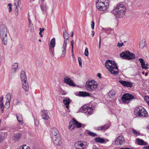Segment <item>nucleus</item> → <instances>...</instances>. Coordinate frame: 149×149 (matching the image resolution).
<instances>
[{
    "instance_id": "nucleus-4",
    "label": "nucleus",
    "mask_w": 149,
    "mask_h": 149,
    "mask_svg": "<svg viewBox=\"0 0 149 149\" xmlns=\"http://www.w3.org/2000/svg\"><path fill=\"white\" fill-rule=\"evenodd\" d=\"M63 37L64 40L62 47L61 48L62 49V53L61 55V57H63L65 56L66 49V45L67 44L69 43V42L68 39L69 34L65 30H64L63 31Z\"/></svg>"
},
{
    "instance_id": "nucleus-57",
    "label": "nucleus",
    "mask_w": 149,
    "mask_h": 149,
    "mask_svg": "<svg viewBox=\"0 0 149 149\" xmlns=\"http://www.w3.org/2000/svg\"><path fill=\"white\" fill-rule=\"evenodd\" d=\"M71 53L72 54H73V47H72V50H71Z\"/></svg>"
},
{
    "instance_id": "nucleus-7",
    "label": "nucleus",
    "mask_w": 149,
    "mask_h": 149,
    "mask_svg": "<svg viewBox=\"0 0 149 149\" xmlns=\"http://www.w3.org/2000/svg\"><path fill=\"white\" fill-rule=\"evenodd\" d=\"M134 113L137 117L141 118L146 117L148 115L147 112L141 106L136 107L134 110Z\"/></svg>"
},
{
    "instance_id": "nucleus-35",
    "label": "nucleus",
    "mask_w": 149,
    "mask_h": 149,
    "mask_svg": "<svg viewBox=\"0 0 149 149\" xmlns=\"http://www.w3.org/2000/svg\"><path fill=\"white\" fill-rule=\"evenodd\" d=\"M6 101L8 102H10L11 100V95L10 94L8 93L7 94L6 96Z\"/></svg>"
},
{
    "instance_id": "nucleus-36",
    "label": "nucleus",
    "mask_w": 149,
    "mask_h": 149,
    "mask_svg": "<svg viewBox=\"0 0 149 149\" xmlns=\"http://www.w3.org/2000/svg\"><path fill=\"white\" fill-rule=\"evenodd\" d=\"M40 8L41 10L43 11H45L46 12L47 11V8L46 4H43L41 6Z\"/></svg>"
},
{
    "instance_id": "nucleus-45",
    "label": "nucleus",
    "mask_w": 149,
    "mask_h": 149,
    "mask_svg": "<svg viewBox=\"0 0 149 149\" xmlns=\"http://www.w3.org/2000/svg\"><path fill=\"white\" fill-rule=\"evenodd\" d=\"M124 45V44L123 42H121V43H119V42H118V44H117V46L119 47H121L122 46H123V45Z\"/></svg>"
},
{
    "instance_id": "nucleus-32",
    "label": "nucleus",
    "mask_w": 149,
    "mask_h": 149,
    "mask_svg": "<svg viewBox=\"0 0 149 149\" xmlns=\"http://www.w3.org/2000/svg\"><path fill=\"white\" fill-rule=\"evenodd\" d=\"M19 0H15L14 2L15 5V6L17 12H18V8L19 7Z\"/></svg>"
},
{
    "instance_id": "nucleus-17",
    "label": "nucleus",
    "mask_w": 149,
    "mask_h": 149,
    "mask_svg": "<svg viewBox=\"0 0 149 149\" xmlns=\"http://www.w3.org/2000/svg\"><path fill=\"white\" fill-rule=\"evenodd\" d=\"M86 143L84 141H78L75 143V148H84L85 147Z\"/></svg>"
},
{
    "instance_id": "nucleus-62",
    "label": "nucleus",
    "mask_w": 149,
    "mask_h": 149,
    "mask_svg": "<svg viewBox=\"0 0 149 149\" xmlns=\"http://www.w3.org/2000/svg\"><path fill=\"white\" fill-rule=\"evenodd\" d=\"M39 34L40 35V36L41 37H42V32H40Z\"/></svg>"
},
{
    "instance_id": "nucleus-61",
    "label": "nucleus",
    "mask_w": 149,
    "mask_h": 149,
    "mask_svg": "<svg viewBox=\"0 0 149 149\" xmlns=\"http://www.w3.org/2000/svg\"><path fill=\"white\" fill-rule=\"evenodd\" d=\"M3 109H4L3 107V108H1V112L2 113H3Z\"/></svg>"
},
{
    "instance_id": "nucleus-37",
    "label": "nucleus",
    "mask_w": 149,
    "mask_h": 149,
    "mask_svg": "<svg viewBox=\"0 0 149 149\" xmlns=\"http://www.w3.org/2000/svg\"><path fill=\"white\" fill-rule=\"evenodd\" d=\"M88 134L90 136L95 137L97 136V135L95 133H94L91 132L89 131L88 133Z\"/></svg>"
},
{
    "instance_id": "nucleus-38",
    "label": "nucleus",
    "mask_w": 149,
    "mask_h": 149,
    "mask_svg": "<svg viewBox=\"0 0 149 149\" xmlns=\"http://www.w3.org/2000/svg\"><path fill=\"white\" fill-rule=\"evenodd\" d=\"M132 132L136 136H137L139 135V133L138 132L136 131L133 128L132 129Z\"/></svg>"
},
{
    "instance_id": "nucleus-27",
    "label": "nucleus",
    "mask_w": 149,
    "mask_h": 149,
    "mask_svg": "<svg viewBox=\"0 0 149 149\" xmlns=\"http://www.w3.org/2000/svg\"><path fill=\"white\" fill-rule=\"evenodd\" d=\"M21 136V134L19 133H17L15 134L13 137V139L14 141H17Z\"/></svg>"
},
{
    "instance_id": "nucleus-56",
    "label": "nucleus",
    "mask_w": 149,
    "mask_h": 149,
    "mask_svg": "<svg viewBox=\"0 0 149 149\" xmlns=\"http://www.w3.org/2000/svg\"><path fill=\"white\" fill-rule=\"evenodd\" d=\"M3 140L2 136L0 135V143L2 142Z\"/></svg>"
},
{
    "instance_id": "nucleus-53",
    "label": "nucleus",
    "mask_w": 149,
    "mask_h": 149,
    "mask_svg": "<svg viewBox=\"0 0 149 149\" xmlns=\"http://www.w3.org/2000/svg\"><path fill=\"white\" fill-rule=\"evenodd\" d=\"M44 30H45V29L43 28H40V32H42L43 31H44Z\"/></svg>"
},
{
    "instance_id": "nucleus-13",
    "label": "nucleus",
    "mask_w": 149,
    "mask_h": 149,
    "mask_svg": "<svg viewBox=\"0 0 149 149\" xmlns=\"http://www.w3.org/2000/svg\"><path fill=\"white\" fill-rule=\"evenodd\" d=\"M50 113L47 110H44L41 111V116L44 120H47L49 118V114Z\"/></svg>"
},
{
    "instance_id": "nucleus-29",
    "label": "nucleus",
    "mask_w": 149,
    "mask_h": 149,
    "mask_svg": "<svg viewBox=\"0 0 149 149\" xmlns=\"http://www.w3.org/2000/svg\"><path fill=\"white\" fill-rule=\"evenodd\" d=\"M83 109L84 110L86 111L89 114L91 115L92 113V110L91 107H90L86 106V108L85 107H83Z\"/></svg>"
},
{
    "instance_id": "nucleus-28",
    "label": "nucleus",
    "mask_w": 149,
    "mask_h": 149,
    "mask_svg": "<svg viewBox=\"0 0 149 149\" xmlns=\"http://www.w3.org/2000/svg\"><path fill=\"white\" fill-rule=\"evenodd\" d=\"M109 126L107 124H105L104 125L101 126L100 127H98L97 130H105L107 129L109 127Z\"/></svg>"
},
{
    "instance_id": "nucleus-11",
    "label": "nucleus",
    "mask_w": 149,
    "mask_h": 149,
    "mask_svg": "<svg viewBox=\"0 0 149 149\" xmlns=\"http://www.w3.org/2000/svg\"><path fill=\"white\" fill-rule=\"evenodd\" d=\"M125 143L124 137L123 135H120L118 136L114 141L115 144L117 146L123 145Z\"/></svg>"
},
{
    "instance_id": "nucleus-23",
    "label": "nucleus",
    "mask_w": 149,
    "mask_h": 149,
    "mask_svg": "<svg viewBox=\"0 0 149 149\" xmlns=\"http://www.w3.org/2000/svg\"><path fill=\"white\" fill-rule=\"evenodd\" d=\"M147 43L145 39H143L139 43V47L140 48L143 49L146 46Z\"/></svg>"
},
{
    "instance_id": "nucleus-15",
    "label": "nucleus",
    "mask_w": 149,
    "mask_h": 149,
    "mask_svg": "<svg viewBox=\"0 0 149 149\" xmlns=\"http://www.w3.org/2000/svg\"><path fill=\"white\" fill-rule=\"evenodd\" d=\"M64 82L65 83L68 84L70 86H75V85L73 83V81L70 77H64Z\"/></svg>"
},
{
    "instance_id": "nucleus-55",
    "label": "nucleus",
    "mask_w": 149,
    "mask_h": 149,
    "mask_svg": "<svg viewBox=\"0 0 149 149\" xmlns=\"http://www.w3.org/2000/svg\"><path fill=\"white\" fill-rule=\"evenodd\" d=\"M143 148L146 149H149V146H144L143 147Z\"/></svg>"
},
{
    "instance_id": "nucleus-25",
    "label": "nucleus",
    "mask_w": 149,
    "mask_h": 149,
    "mask_svg": "<svg viewBox=\"0 0 149 149\" xmlns=\"http://www.w3.org/2000/svg\"><path fill=\"white\" fill-rule=\"evenodd\" d=\"M20 77L22 81L25 80L27 81V79L24 71L23 70L21 71L20 74Z\"/></svg>"
},
{
    "instance_id": "nucleus-59",
    "label": "nucleus",
    "mask_w": 149,
    "mask_h": 149,
    "mask_svg": "<svg viewBox=\"0 0 149 149\" xmlns=\"http://www.w3.org/2000/svg\"><path fill=\"white\" fill-rule=\"evenodd\" d=\"M94 35V31H92L91 35L92 36H93Z\"/></svg>"
},
{
    "instance_id": "nucleus-21",
    "label": "nucleus",
    "mask_w": 149,
    "mask_h": 149,
    "mask_svg": "<svg viewBox=\"0 0 149 149\" xmlns=\"http://www.w3.org/2000/svg\"><path fill=\"white\" fill-rule=\"evenodd\" d=\"M78 95L80 97H89L91 96V94L86 92L80 91Z\"/></svg>"
},
{
    "instance_id": "nucleus-14",
    "label": "nucleus",
    "mask_w": 149,
    "mask_h": 149,
    "mask_svg": "<svg viewBox=\"0 0 149 149\" xmlns=\"http://www.w3.org/2000/svg\"><path fill=\"white\" fill-rule=\"evenodd\" d=\"M50 135L52 138L60 135L58 130L55 128H52L51 129Z\"/></svg>"
},
{
    "instance_id": "nucleus-20",
    "label": "nucleus",
    "mask_w": 149,
    "mask_h": 149,
    "mask_svg": "<svg viewBox=\"0 0 149 149\" xmlns=\"http://www.w3.org/2000/svg\"><path fill=\"white\" fill-rule=\"evenodd\" d=\"M73 120V127H72V129H74V127L75 126L78 128H80L81 127V124L79 123H78L77 121L74 118L72 119Z\"/></svg>"
},
{
    "instance_id": "nucleus-43",
    "label": "nucleus",
    "mask_w": 149,
    "mask_h": 149,
    "mask_svg": "<svg viewBox=\"0 0 149 149\" xmlns=\"http://www.w3.org/2000/svg\"><path fill=\"white\" fill-rule=\"evenodd\" d=\"M73 127V123H69V125L68 126V128L69 129H70V130H73L72 129H72L71 128V127Z\"/></svg>"
},
{
    "instance_id": "nucleus-12",
    "label": "nucleus",
    "mask_w": 149,
    "mask_h": 149,
    "mask_svg": "<svg viewBox=\"0 0 149 149\" xmlns=\"http://www.w3.org/2000/svg\"><path fill=\"white\" fill-rule=\"evenodd\" d=\"M54 144L56 146H59L62 143L61 138L60 135L52 138Z\"/></svg>"
},
{
    "instance_id": "nucleus-16",
    "label": "nucleus",
    "mask_w": 149,
    "mask_h": 149,
    "mask_svg": "<svg viewBox=\"0 0 149 149\" xmlns=\"http://www.w3.org/2000/svg\"><path fill=\"white\" fill-rule=\"evenodd\" d=\"M119 82L123 86L126 87H131L133 85V84L131 82L120 80Z\"/></svg>"
},
{
    "instance_id": "nucleus-52",
    "label": "nucleus",
    "mask_w": 149,
    "mask_h": 149,
    "mask_svg": "<svg viewBox=\"0 0 149 149\" xmlns=\"http://www.w3.org/2000/svg\"><path fill=\"white\" fill-rule=\"evenodd\" d=\"M97 76L100 78L101 79V74L100 73H98L97 74Z\"/></svg>"
},
{
    "instance_id": "nucleus-10",
    "label": "nucleus",
    "mask_w": 149,
    "mask_h": 149,
    "mask_svg": "<svg viewBox=\"0 0 149 149\" xmlns=\"http://www.w3.org/2000/svg\"><path fill=\"white\" fill-rule=\"evenodd\" d=\"M56 45L55 40L54 38L51 40L50 44L49 45V51L52 56L54 55V49Z\"/></svg>"
},
{
    "instance_id": "nucleus-64",
    "label": "nucleus",
    "mask_w": 149,
    "mask_h": 149,
    "mask_svg": "<svg viewBox=\"0 0 149 149\" xmlns=\"http://www.w3.org/2000/svg\"><path fill=\"white\" fill-rule=\"evenodd\" d=\"M75 149H83V148H75Z\"/></svg>"
},
{
    "instance_id": "nucleus-31",
    "label": "nucleus",
    "mask_w": 149,
    "mask_h": 149,
    "mask_svg": "<svg viewBox=\"0 0 149 149\" xmlns=\"http://www.w3.org/2000/svg\"><path fill=\"white\" fill-rule=\"evenodd\" d=\"M95 141L97 142L101 143H102L105 142V140L104 139L99 137L95 138Z\"/></svg>"
},
{
    "instance_id": "nucleus-33",
    "label": "nucleus",
    "mask_w": 149,
    "mask_h": 149,
    "mask_svg": "<svg viewBox=\"0 0 149 149\" xmlns=\"http://www.w3.org/2000/svg\"><path fill=\"white\" fill-rule=\"evenodd\" d=\"M108 95L110 97H114L115 95V94L114 91L111 90L108 93Z\"/></svg>"
},
{
    "instance_id": "nucleus-42",
    "label": "nucleus",
    "mask_w": 149,
    "mask_h": 149,
    "mask_svg": "<svg viewBox=\"0 0 149 149\" xmlns=\"http://www.w3.org/2000/svg\"><path fill=\"white\" fill-rule=\"evenodd\" d=\"M84 54L86 56L88 55V51L87 48H86L85 49Z\"/></svg>"
},
{
    "instance_id": "nucleus-54",
    "label": "nucleus",
    "mask_w": 149,
    "mask_h": 149,
    "mask_svg": "<svg viewBox=\"0 0 149 149\" xmlns=\"http://www.w3.org/2000/svg\"><path fill=\"white\" fill-rule=\"evenodd\" d=\"M3 99V96H2V97H0V102H2V101Z\"/></svg>"
},
{
    "instance_id": "nucleus-6",
    "label": "nucleus",
    "mask_w": 149,
    "mask_h": 149,
    "mask_svg": "<svg viewBox=\"0 0 149 149\" xmlns=\"http://www.w3.org/2000/svg\"><path fill=\"white\" fill-rule=\"evenodd\" d=\"M85 86L87 91L92 92L95 91L98 86L97 83L95 80H89L86 82Z\"/></svg>"
},
{
    "instance_id": "nucleus-39",
    "label": "nucleus",
    "mask_w": 149,
    "mask_h": 149,
    "mask_svg": "<svg viewBox=\"0 0 149 149\" xmlns=\"http://www.w3.org/2000/svg\"><path fill=\"white\" fill-rule=\"evenodd\" d=\"M10 102L6 101V103L5 104V107L7 109L10 106Z\"/></svg>"
},
{
    "instance_id": "nucleus-9",
    "label": "nucleus",
    "mask_w": 149,
    "mask_h": 149,
    "mask_svg": "<svg viewBox=\"0 0 149 149\" xmlns=\"http://www.w3.org/2000/svg\"><path fill=\"white\" fill-rule=\"evenodd\" d=\"M134 98V97L129 93L124 94L122 97V101L125 103H128L132 100Z\"/></svg>"
},
{
    "instance_id": "nucleus-40",
    "label": "nucleus",
    "mask_w": 149,
    "mask_h": 149,
    "mask_svg": "<svg viewBox=\"0 0 149 149\" xmlns=\"http://www.w3.org/2000/svg\"><path fill=\"white\" fill-rule=\"evenodd\" d=\"M145 100L149 106V97L147 96H146L145 97Z\"/></svg>"
},
{
    "instance_id": "nucleus-3",
    "label": "nucleus",
    "mask_w": 149,
    "mask_h": 149,
    "mask_svg": "<svg viewBox=\"0 0 149 149\" xmlns=\"http://www.w3.org/2000/svg\"><path fill=\"white\" fill-rule=\"evenodd\" d=\"M109 0H97L96 6L100 11H105L109 7Z\"/></svg>"
},
{
    "instance_id": "nucleus-63",
    "label": "nucleus",
    "mask_w": 149,
    "mask_h": 149,
    "mask_svg": "<svg viewBox=\"0 0 149 149\" xmlns=\"http://www.w3.org/2000/svg\"><path fill=\"white\" fill-rule=\"evenodd\" d=\"M93 149H99L98 148L94 146L93 148Z\"/></svg>"
},
{
    "instance_id": "nucleus-2",
    "label": "nucleus",
    "mask_w": 149,
    "mask_h": 149,
    "mask_svg": "<svg viewBox=\"0 0 149 149\" xmlns=\"http://www.w3.org/2000/svg\"><path fill=\"white\" fill-rule=\"evenodd\" d=\"M105 64L106 67L111 73L115 75L118 74V69L114 61L107 60L106 61Z\"/></svg>"
},
{
    "instance_id": "nucleus-44",
    "label": "nucleus",
    "mask_w": 149,
    "mask_h": 149,
    "mask_svg": "<svg viewBox=\"0 0 149 149\" xmlns=\"http://www.w3.org/2000/svg\"><path fill=\"white\" fill-rule=\"evenodd\" d=\"M8 5L9 6L8 11L9 12H11L12 10L11 6H12V5L11 3H10L8 4Z\"/></svg>"
},
{
    "instance_id": "nucleus-24",
    "label": "nucleus",
    "mask_w": 149,
    "mask_h": 149,
    "mask_svg": "<svg viewBox=\"0 0 149 149\" xmlns=\"http://www.w3.org/2000/svg\"><path fill=\"white\" fill-rule=\"evenodd\" d=\"M18 64L17 63H15L12 65L11 68L12 71L15 73L18 68Z\"/></svg>"
},
{
    "instance_id": "nucleus-58",
    "label": "nucleus",
    "mask_w": 149,
    "mask_h": 149,
    "mask_svg": "<svg viewBox=\"0 0 149 149\" xmlns=\"http://www.w3.org/2000/svg\"><path fill=\"white\" fill-rule=\"evenodd\" d=\"M72 58L74 60V59H75V57H74V54H72Z\"/></svg>"
},
{
    "instance_id": "nucleus-5",
    "label": "nucleus",
    "mask_w": 149,
    "mask_h": 149,
    "mask_svg": "<svg viewBox=\"0 0 149 149\" xmlns=\"http://www.w3.org/2000/svg\"><path fill=\"white\" fill-rule=\"evenodd\" d=\"M8 31L6 27L4 26H1L0 27V36L3 44L6 45L7 44Z\"/></svg>"
},
{
    "instance_id": "nucleus-51",
    "label": "nucleus",
    "mask_w": 149,
    "mask_h": 149,
    "mask_svg": "<svg viewBox=\"0 0 149 149\" xmlns=\"http://www.w3.org/2000/svg\"><path fill=\"white\" fill-rule=\"evenodd\" d=\"M3 107V102H0V108H2Z\"/></svg>"
},
{
    "instance_id": "nucleus-1",
    "label": "nucleus",
    "mask_w": 149,
    "mask_h": 149,
    "mask_svg": "<svg viewBox=\"0 0 149 149\" xmlns=\"http://www.w3.org/2000/svg\"><path fill=\"white\" fill-rule=\"evenodd\" d=\"M126 10V7L121 3H119L114 7L111 12L116 17L122 18L125 15Z\"/></svg>"
},
{
    "instance_id": "nucleus-22",
    "label": "nucleus",
    "mask_w": 149,
    "mask_h": 149,
    "mask_svg": "<svg viewBox=\"0 0 149 149\" xmlns=\"http://www.w3.org/2000/svg\"><path fill=\"white\" fill-rule=\"evenodd\" d=\"M139 61L141 64V68L143 69H147L148 68L146 65L144 60L142 58L139 59Z\"/></svg>"
},
{
    "instance_id": "nucleus-49",
    "label": "nucleus",
    "mask_w": 149,
    "mask_h": 149,
    "mask_svg": "<svg viewBox=\"0 0 149 149\" xmlns=\"http://www.w3.org/2000/svg\"><path fill=\"white\" fill-rule=\"evenodd\" d=\"M101 43V36H100V40H99V49L100 48Z\"/></svg>"
},
{
    "instance_id": "nucleus-46",
    "label": "nucleus",
    "mask_w": 149,
    "mask_h": 149,
    "mask_svg": "<svg viewBox=\"0 0 149 149\" xmlns=\"http://www.w3.org/2000/svg\"><path fill=\"white\" fill-rule=\"evenodd\" d=\"M35 125L36 126L38 125V121L37 120H35L34 121Z\"/></svg>"
},
{
    "instance_id": "nucleus-60",
    "label": "nucleus",
    "mask_w": 149,
    "mask_h": 149,
    "mask_svg": "<svg viewBox=\"0 0 149 149\" xmlns=\"http://www.w3.org/2000/svg\"><path fill=\"white\" fill-rule=\"evenodd\" d=\"M73 31H72L71 32V37H73Z\"/></svg>"
},
{
    "instance_id": "nucleus-30",
    "label": "nucleus",
    "mask_w": 149,
    "mask_h": 149,
    "mask_svg": "<svg viewBox=\"0 0 149 149\" xmlns=\"http://www.w3.org/2000/svg\"><path fill=\"white\" fill-rule=\"evenodd\" d=\"M16 117L18 121L19 122L20 124L22 125L23 123V119L22 116L20 115H17Z\"/></svg>"
},
{
    "instance_id": "nucleus-41",
    "label": "nucleus",
    "mask_w": 149,
    "mask_h": 149,
    "mask_svg": "<svg viewBox=\"0 0 149 149\" xmlns=\"http://www.w3.org/2000/svg\"><path fill=\"white\" fill-rule=\"evenodd\" d=\"M78 61L79 63V64L80 66L81 67H82V61L81 58L80 57H79L78 58Z\"/></svg>"
},
{
    "instance_id": "nucleus-48",
    "label": "nucleus",
    "mask_w": 149,
    "mask_h": 149,
    "mask_svg": "<svg viewBox=\"0 0 149 149\" xmlns=\"http://www.w3.org/2000/svg\"><path fill=\"white\" fill-rule=\"evenodd\" d=\"M28 19L29 25L30 26H33V24L31 23V21L30 18L29 17Z\"/></svg>"
},
{
    "instance_id": "nucleus-18",
    "label": "nucleus",
    "mask_w": 149,
    "mask_h": 149,
    "mask_svg": "<svg viewBox=\"0 0 149 149\" xmlns=\"http://www.w3.org/2000/svg\"><path fill=\"white\" fill-rule=\"evenodd\" d=\"M63 103L66 108L68 109L69 108V105L71 102V100L68 97H65L63 100Z\"/></svg>"
},
{
    "instance_id": "nucleus-19",
    "label": "nucleus",
    "mask_w": 149,
    "mask_h": 149,
    "mask_svg": "<svg viewBox=\"0 0 149 149\" xmlns=\"http://www.w3.org/2000/svg\"><path fill=\"white\" fill-rule=\"evenodd\" d=\"M22 82L24 90L26 91H28L29 90V86L27 81H23Z\"/></svg>"
},
{
    "instance_id": "nucleus-26",
    "label": "nucleus",
    "mask_w": 149,
    "mask_h": 149,
    "mask_svg": "<svg viewBox=\"0 0 149 149\" xmlns=\"http://www.w3.org/2000/svg\"><path fill=\"white\" fill-rule=\"evenodd\" d=\"M136 142L139 145H147V143L141 139H137Z\"/></svg>"
},
{
    "instance_id": "nucleus-34",
    "label": "nucleus",
    "mask_w": 149,
    "mask_h": 149,
    "mask_svg": "<svg viewBox=\"0 0 149 149\" xmlns=\"http://www.w3.org/2000/svg\"><path fill=\"white\" fill-rule=\"evenodd\" d=\"M17 149H30V147L26 145L20 146L17 148Z\"/></svg>"
},
{
    "instance_id": "nucleus-50",
    "label": "nucleus",
    "mask_w": 149,
    "mask_h": 149,
    "mask_svg": "<svg viewBox=\"0 0 149 149\" xmlns=\"http://www.w3.org/2000/svg\"><path fill=\"white\" fill-rule=\"evenodd\" d=\"M74 44V40H72L71 41V45L72 47V48L73 47Z\"/></svg>"
},
{
    "instance_id": "nucleus-47",
    "label": "nucleus",
    "mask_w": 149,
    "mask_h": 149,
    "mask_svg": "<svg viewBox=\"0 0 149 149\" xmlns=\"http://www.w3.org/2000/svg\"><path fill=\"white\" fill-rule=\"evenodd\" d=\"M91 27L93 29H94V25H95V23L94 22L92 21L91 22Z\"/></svg>"
},
{
    "instance_id": "nucleus-8",
    "label": "nucleus",
    "mask_w": 149,
    "mask_h": 149,
    "mask_svg": "<svg viewBox=\"0 0 149 149\" xmlns=\"http://www.w3.org/2000/svg\"><path fill=\"white\" fill-rule=\"evenodd\" d=\"M120 56L122 58L127 60L134 59L135 58V55L128 51L122 52L120 54Z\"/></svg>"
}]
</instances>
